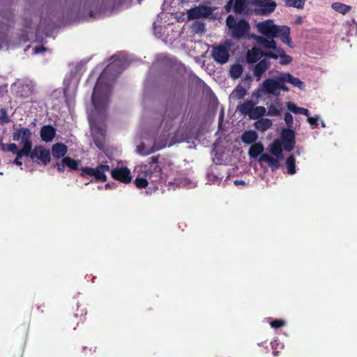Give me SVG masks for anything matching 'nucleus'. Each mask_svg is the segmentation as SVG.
<instances>
[{"mask_svg":"<svg viewBox=\"0 0 357 357\" xmlns=\"http://www.w3.org/2000/svg\"><path fill=\"white\" fill-rule=\"evenodd\" d=\"M113 66V63L107 66L95 86L92 95L94 110L91 111L89 115V121L93 141L96 146L99 149L102 148L106 135L104 121L106 117L105 110L108 104L109 94V88L108 86L102 85V79L105 75L112 70Z\"/></svg>","mask_w":357,"mask_h":357,"instance_id":"f257e3e1","label":"nucleus"},{"mask_svg":"<svg viewBox=\"0 0 357 357\" xmlns=\"http://www.w3.org/2000/svg\"><path fill=\"white\" fill-rule=\"evenodd\" d=\"M231 36L234 38H243L250 31V24L245 20H237L230 15L226 20Z\"/></svg>","mask_w":357,"mask_h":357,"instance_id":"f03ea898","label":"nucleus"},{"mask_svg":"<svg viewBox=\"0 0 357 357\" xmlns=\"http://www.w3.org/2000/svg\"><path fill=\"white\" fill-rule=\"evenodd\" d=\"M31 136L32 132L26 128L16 129L13 135V140L20 142L23 145L22 152L25 153L31 152L32 149Z\"/></svg>","mask_w":357,"mask_h":357,"instance_id":"7ed1b4c3","label":"nucleus"},{"mask_svg":"<svg viewBox=\"0 0 357 357\" xmlns=\"http://www.w3.org/2000/svg\"><path fill=\"white\" fill-rule=\"evenodd\" d=\"M256 40L259 44H261L265 48L271 49L275 51L280 55V63L282 65L288 64L292 61V58L285 54V52L281 47L276 45L275 40H268L262 36H255Z\"/></svg>","mask_w":357,"mask_h":357,"instance_id":"20e7f679","label":"nucleus"},{"mask_svg":"<svg viewBox=\"0 0 357 357\" xmlns=\"http://www.w3.org/2000/svg\"><path fill=\"white\" fill-rule=\"evenodd\" d=\"M109 169L107 165H100L97 168L85 167L82 169V175L93 176L97 181L104 182L107 180L105 172H109Z\"/></svg>","mask_w":357,"mask_h":357,"instance_id":"39448f33","label":"nucleus"},{"mask_svg":"<svg viewBox=\"0 0 357 357\" xmlns=\"http://www.w3.org/2000/svg\"><path fill=\"white\" fill-rule=\"evenodd\" d=\"M276 26L272 20H266L256 24L257 31L267 37L268 40H274V33Z\"/></svg>","mask_w":357,"mask_h":357,"instance_id":"423d86ee","label":"nucleus"},{"mask_svg":"<svg viewBox=\"0 0 357 357\" xmlns=\"http://www.w3.org/2000/svg\"><path fill=\"white\" fill-rule=\"evenodd\" d=\"M229 43H227V45H218L213 47L212 56L213 59L220 63H226L229 57Z\"/></svg>","mask_w":357,"mask_h":357,"instance_id":"0eeeda50","label":"nucleus"},{"mask_svg":"<svg viewBox=\"0 0 357 357\" xmlns=\"http://www.w3.org/2000/svg\"><path fill=\"white\" fill-rule=\"evenodd\" d=\"M173 142L167 143V141L165 140L162 143H158V142H155L153 146L150 147L146 146L144 143H142L137 148V153L142 155H147L151 154L153 152L165 148L167 146H171L173 145Z\"/></svg>","mask_w":357,"mask_h":357,"instance_id":"6e6552de","label":"nucleus"},{"mask_svg":"<svg viewBox=\"0 0 357 357\" xmlns=\"http://www.w3.org/2000/svg\"><path fill=\"white\" fill-rule=\"evenodd\" d=\"M32 160H39L43 165L50 161V151L42 146H36L29 155Z\"/></svg>","mask_w":357,"mask_h":357,"instance_id":"1a4fd4ad","label":"nucleus"},{"mask_svg":"<svg viewBox=\"0 0 357 357\" xmlns=\"http://www.w3.org/2000/svg\"><path fill=\"white\" fill-rule=\"evenodd\" d=\"M188 20L207 17L212 14V9L206 6H199L187 11Z\"/></svg>","mask_w":357,"mask_h":357,"instance_id":"9d476101","label":"nucleus"},{"mask_svg":"<svg viewBox=\"0 0 357 357\" xmlns=\"http://www.w3.org/2000/svg\"><path fill=\"white\" fill-rule=\"evenodd\" d=\"M275 37L279 38L282 43L289 47L291 48L294 47L291 38L290 37V28L288 26L277 25L274 33V38Z\"/></svg>","mask_w":357,"mask_h":357,"instance_id":"9b49d317","label":"nucleus"},{"mask_svg":"<svg viewBox=\"0 0 357 357\" xmlns=\"http://www.w3.org/2000/svg\"><path fill=\"white\" fill-rule=\"evenodd\" d=\"M280 82L279 77L278 80L273 79H267L264 81L262 84V91L265 93L278 96L280 93Z\"/></svg>","mask_w":357,"mask_h":357,"instance_id":"f8f14e48","label":"nucleus"},{"mask_svg":"<svg viewBox=\"0 0 357 357\" xmlns=\"http://www.w3.org/2000/svg\"><path fill=\"white\" fill-rule=\"evenodd\" d=\"M112 178L124 183H128L132 180L130 171L127 167H116L112 170Z\"/></svg>","mask_w":357,"mask_h":357,"instance_id":"ddd939ff","label":"nucleus"},{"mask_svg":"<svg viewBox=\"0 0 357 357\" xmlns=\"http://www.w3.org/2000/svg\"><path fill=\"white\" fill-rule=\"evenodd\" d=\"M282 145L284 150L291 151L295 145V135L291 130H284L282 132Z\"/></svg>","mask_w":357,"mask_h":357,"instance_id":"4468645a","label":"nucleus"},{"mask_svg":"<svg viewBox=\"0 0 357 357\" xmlns=\"http://www.w3.org/2000/svg\"><path fill=\"white\" fill-rule=\"evenodd\" d=\"M257 5L258 6L257 12L263 15H269L276 7L275 2L271 0H257Z\"/></svg>","mask_w":357,"mask_h":357,"instance_id":"2eb2a0df","label":"nucleus"},{"mask_svg":"<svg viewBox=\"0 0 357 357\" xmlns=\"http://www.w3.org/2000/svg\"><path fill=\"white\" fill-rule=\"evenodd\" d=\"M279 80L283 82H289L293 86L299 88L300 89H304L305 88V84L301 80H300L298 78L293 77L289 73H284L280 75L279 77Z\"/></svg>","mask_w":357,"mask_h":357,"instance_id":"dca6fc26","label":"nucleus"},{"mask_svg":"<svg viewBox=\"0 0 357 357\" xmlns=\"http://www.w3.org/2000/svg\"><path fill=\"white\" fill-rule=\"evenodd\" d=\"M56 135L55 129L51 126H45L40 130L41 139L45 142H52Z\"/></svg>","mask_w":357,"mask_h":357,"instance_id":"f3484780","label":"nucleus"},{"mask_svg":"<svg viewBox=\"0 0 357 357\" xmlns=\"http://www.w3.org/2000/svg\"><path fill=\"white\" fill-rule=\"evenodd\" d=\"M270 63L265 59L261 60L255 66L253 70V74L257 78V81H259L262 75L268 69Z\"/></svg>","mask_w":357,"mask_h":357,"instance_id":"a211bd4d","label":"nucleus"},{"mask_svg":"<svg viewBox=\"0 0 357 357\" xmlns=\"http://www.w3.org/2000/svg\"><path fill=\"white\" fill-rule=\"evenodd\" d=\"M282 158H273L268 154H262L259 158V161L261 162H266L270 166L273 170L276 169L280 166V161Z\"/></svg>","mask_w":357,"mask_h":357,"instance_id":"6ab92c4d","label":"nucleus"},{"mask_svg":"<svg viewBox=\"0 0 357 357\" xmlns=\"http://www.w3.org/2000/svg\"><path fill=\"white\" fill-rule=\"evenodd\" d=\"M257 139L258 135L254 130L245 131L241 136L242 142L247 144H255Z\"/></svg>","mask_w":357,"mask_h":357,"instance_id":"aec40b11","label":"nucleus"},{"mask_svg":"<svg viewBox=\"0 0 357 357\" xmlns=\"http://www.w3.org/2000/svg\"><path fill=\"white\" fill-rule=\"evenodd\" d=\"M261 56L262 52L259 50V49L253 47L248 51L246 59L248 63H255L259 60Z\"/></svg>","mask_w":357,"mask_h":357,"instance_id":"412c9836","label":"nucleus"},{"mask_svg":"<svg viewBox=\"0 0 357 357\" xmlns=\"http://www.w3.org/2000/svg\"><path fill=\"white\" fill-rule=\"evenodd\" d=\"M52 154L54 158H60L67 153V146L61 143H57L52 146Z\"/></svg>","mask_w":357,"mask_h":357,"instance_id":"4be33fe9","label":"nucleus"},{"mask_svg":"<svg viewBox=\"0 0 357 357\" xmlns=\"http://www.w3.org/2000/svg\"><path fill=\"white\" fill-rule=\"evenodd\" d=\"M136 169L143 172L146 176H151L153 173L160 174V169L158 165H154L152 168L147 165H142L137 167Z\"/></svg>","mask_w":357,"mask_h":357,"instance_id":"5701e85b","label":"nucleus"},{"mask_svg":"<svg viewBox=\"0 0 357 357\" xmlns=\"http://www.w3.org/2000/svg\"><path fill=\"white\" fill-rule=\"evenodd\" d=\"M270 152L277 158L282 159V145L279 139L275 140L270 146Z\"/></svg>","mask_w":357,"mask_h":357,"instance_id":"b1692460","label":"nucleus"},{"mask_svg":"<svg viewBox=\"0 0 357 357\" xmlns=\"http://www.w3.org/2000/svg\"><path fill=\"white\" fill-rule=\"evenodd\" d=\"M264 148L261 143H255L251 145L248 154L251 158H257L264 151Z\"/></svg>","mask_w":357,"mask_h":357,"instance_id":"393cba45","label":"nucleus"},{"mask_svg":"<svg viewBox=\"0 0 357 357\" xmlns=\"http://www.w3.org/2000/svg\"><path fill=\"white\" fill-rule=\"evenodd\" d=\"M272 126V121L269 119H261L255 123V127L258 130L264 132Z\"/></svg>","mask_w":357,"mask_h":357,"instance_id":"a878e982","label":"nucleus"},{"mask_svg":"<svg viewBox=\"0 0 357 357\" xmlns=\"http://www.w3.org/2000/svg\"><path fill=\"white\" fill-rule=\"evenodd\" d=\"M255 104H257V102H254L252 100H248L239 105L238 109L241 114L249 116Z\"/></svg>","mask_w":357,"mask_h":357,"instance_id":"bb28decb","label":"nucleus"},{"mask_svg":"<svg viewBox=\"0 0 357 357\" xmlns=\"http://www.w3.org/2000/svg\"><path fill=\"white\" fill-rule=\"evenodd\" d=\"M331 8L337 13L345 15L349 13L351 7L340 2H334L331 4Z\"/></svg>","mask_w":357,"mask_h":357,"instance_id":"cd10ccee","label":"nucleus"},{"mask_svg":"<svg viewBox=\"0 0 357 357\" xmlns=\"http://www.w3.org/2000/svg\"><path fill=\"white\" fill-rule=\"evenodd\" d=\"M287 107L290 112L294 114H302L305 115L306 116H309V111L307 109L298 107L296 104L293 102H288Z\"/></svg>","mask_w":357,"mask_h":357,"instance_id":"c85d7f7f","label":"nucleus"},{"mask_svg":"<svg viewBox=\"0 0 357 357\" xmlns=\"http://www.w3.org/2000/svg\"><path fill=\"white\" fill-rule=\"evenodd\" d=\"M247 1L248 0H236L234 10L236 13H247Z\"/></svg>","mask_w":357,"mask_h":357,"instance_id":"c756f323","label":"nucleus"},{"mask_svg":"<svg viewBox=\"0 0 357 357\" xmlns=\"http://www.w3.org/2000/svg\"><path fill=\"white\" fill-rule=\"evenodd\" d=\"M266 108L263 106L254 107L251 113L249 115L251 119H258L265 114Z\"/></svg>","mask_w":357,"mask_h":357,"instance_id":"7c9ffc66","label":"nucleus"},{"mask_svg":"<svg viewBox=\"0 0 357 357\" xmlns=\"http://www.w3.org/2000/svg\"><path fill=\"white\" fill-rule=\"evenodd\" d=\"M286 165L289 174H294L296 173V160L293 155L287 158L286 160Z\"/></svg>","mask_w":357,"mask_h":357,"instance_id":"2f4dec72","label":"nucleus"},{"mask_svg":"<svg viewBox=\"0 0 357 357\" xmlns=\"http://www.w3.org/2000/svg\"><path fill=\"white\" fill-rule=\"evenodd\" d=\"M280 114V105L279 104V102L277 101L276 102L271 104L268 108V116H278Z\"/></svg>","mask_w":357,"mask_h":357,"instance_id":"473e14b6","label":"nucleus"},{"mask_svg":"<svg viewBox=\"0 0 357 357\" xmlns=\"http://www.w3.org/2000/svg\"><path fill=\"white\" fill-rule=\"evenodd\" d=\"M229 73L231 77L234 79L238 78L243 73V67L239 64L234 65L231 66Z\"/></svg>","mask_w":357,"mask_h":357,"instance_id":"72a5a7b5","label":"nucleus"},{"mask_svg":"<svg viewBox=\"0 0 357 357\" xmlns=\"http://www.w3.org/2000/svg\"><path fill=\"white\" fill-rule=\"evenodd\" d=\"M306 0H284L285 5L287 6L303 8Z\"/></svg>","mask_w":357,"mask_h":357,"instance_id":"f704fd0d","label":"nucleus"},{"mask_svg":"<svg viewBox=\"0 0 357 357\" xmlns=\"http://www.w3.org/2000/svg\"><path fill=\"white\" fill-rule=\"evenodd\" d=\"M246 95V91L242 87L236 88L231 93V96L236 99H241Z\"/></svg>","mask_w":357,"mask_h":357,"instance_id":"c9c22d12","label":"nucleus"},{"mask_svg":"<svg viewBox=\"0 0 357 357\" xmlns=\"http://www.w3.org/2000/svg\"><path fill=\"white\" fill-rule=\"evenodd\" d=\"M63 162L66 163V166L71 169H76L78 166V162L69 157L63 158Z\"/></svg>","mask_w":357,"mask_h":357,"instance_id":"e433bc0d","label":"nucleus"},{"mask_svg":"<svg viewBox=\"0 0 357 357\" xmlns=\"http://www.w3.org/2000/svg\"><path fill=\"white\" fill-rule=\"evenodd\" d=\"M0 146H1V150L5 152L8 151V152H12L14 153L17 152V146L15 144H1Z\"/></svg>","mask_w":357,"mask_h":357,"instance_id":"4c0bfd02","label":"nucleus"},{"mask_svg":"<svg viewBox=\"0 0 357 357\" xmlns=\"http://www.w3.org/2000/svg\"><path fill=\"white\" fill-rule=\"evenodd\" d=\"M16 154V158L14 160V163L18 166H22V162L20 160L23 155L29 156L30 155V152H27L26 153L22 152V149L20 151L17 150V152L15 153Z\"/></svg>","mask_w":357,"mask_h":357,"instance_id":"58836bf2","label":"nucleus"},{"mask_svg":"<svg viewBox=\"0 0 357 357\" xmlns=\"http://www.w3.org/2000/svg\"><path fill=\"white\" fill-rule=\"evenodd\" d=\"M135 184L138 188H144L147 186L148 181L146 178L138 176L135 180Z\"/></svg>","mask_w":357,"mask_h":357,"instance_id":"ea45409f","label":"nucleus"},{"mask_svg":"<svg viewBox=\"0 0 357 357\" xmlns=\"http://www.w3.org/2000/svg\"><path fill=\"white\" fill-rule=\"evenodd\" d=\"M286 324L285 321L282 319H275L270 322V326L275 329L280 328Z\"/></svg>","mask_w":357,"mask_h":357,"instance_id":"a19ab883","label":"nucleus"},{"mask_svg":"<svg viewBox=\"0 0 357 357\" xmlns=\"http://www.w3.org/2000/svg\"><path fill=\"white\" fill-rule=\"evenodd\" d=\"M192 29L195 33L202 32L204 30V24L199 22H196L192 24Z\"/></svg>","mask_w":357,"mask_h":357,"instance_id":"79ce46f5","label":"nucleus"},{"mask_svg":"<svg viewBox=\"0 0 357 357\" xmlns=\"http://www.w3.org/2000/svg\"><path fill=\"white\" fill-rule=\"evenodd\" d=\"M271 345H272V349H273V354L274 356H278L279 354V351L277 350L278 349H282L283 348V345L281 344L277 340H275L274 342H271Z\"/></svg>","mask_w":357,"mask_h":357,"instance_id":"37998d69","label":"nucleus"},{"mask_svg":"<svg viewBox=\"0 0 357 357\" xmlns=\"http://www.w3.org/2000/svg\"><path fill=\"white\" fill-rule=\"evenodd\" d=\"M284 121L288 127H291L293 123V116L291 114L287 113L284 116Z\"/></svg>","mask_w":357,"mask_h":357,"instance_id":"c03bdc74","label":"nucleus"},{"mask_svg":"<svg viewBox=\"0 0 357 357\" xmlns=\"http://www.w3.org/2000/svg\"><path fill=\"white\" fill-rule=\"evenodd\" d=\"M264 56L268 58H272L274 59H277L280 57L279 54H278L275 51L274 52H268L264 54Z\"/></svg>","mask_w":357,"mask_h":357,"instance_id":"a18cd8bd","label":"nucleus"},{"mask_svg":"<svg viewBox=\"0 0 357 357\" xmlns=\"http://www.w3.org/2000/svg\"><path fill=\"white\" fill-rule=\"evenodd\" d=\"M307 117H308L307 121L309 122V123H310V125L314 126H317V121L319 120L318 116H316L312 117V116H308Z\"/></svg>","mask_w":357,"mask_h":357,"instance_id":"49530a36","label":"nucleus"},{"mask_svg":"<svg viewBox=\"0 0 357 357\" xmlns=\"http://www.w3.org/2000/svg\"><path fill=\"white\" fill-rule=\"evenodd\" d=\"M0 114H1L0 119H1L3 122H7V114H6V110H4V109H1V110L0 111Z\"/></svg>","mask_w":357,"mask_h":357,"instance_id":"de8ad7c7","label":"nucleus"},{"mask_svg":"<svg viewBox=\"0 0 357 357\" xmlns=\"http://www.w3.org/2000/svg\"><path fill=\"white\" fill-rule=\"evenodd\" d=\"M56 167L59 171H63L66 167V163L63 162V159L61 162L56 164Z\"/></svg>","mask_w":357,"mask_h":357,"instance_id":"09e8293b","label":"nucleus"},{"mask_svg":"<svg viewBox=\"0 0 357 357\" xmlns=\"http://www.w3.org/2000/svg\"><path fill=\"white\" fill-rule=\"evenodd\" d=\"M149 165H156L155 164L157 163L158 162V158L155 157V156H153V157H151L149 159Z\"/></svg>","mask_w":357,"mask_h":357,"instance_id":"8fccbe9b","label":"nucleus"},{"mask_svg":"<svg viewBox=\"0 0 357 357\" xmlns=\"http://www.w3.org/2000/svg\"><path fill=\"white\" fill-rule=\"evenodd\" d=\"M45 49L44 47H35L33 50V52L35 54H39L43 52Z\"/></svg>","mask_w":357,"mask_h":357,"instance_id":"3c124183","label":"nucleus"},{"mask_svg":"<svg viewBox=\"0 0 357 357\" xmlns=\"http://www.w3.org/2000/svg\"><path fill=\"white\" fill-rule=\"evenodd\" d=\"M283 83L284 82H280V91L282 90L284 91H288L289 89L287 86H285Z\"/></svg>","mask_w":357,"mask_h":357,"instance_id":"603ef678","label":"nucleus"},{"mask_svg":"<svg viewBox=\"0 0 357 357\" xmlns=\"http://www.w3.org/2000/svg\"><path fill=\"white\" fill-rule=\"evenodd\" d=\"M245 181H243L242 180H240V181L236 180V181H234V184L236 185H245Z\"/></svg>","mask_w":357,"mask_h":357,"instance_id":"864d4df0","label":"nucleus"},{"mask_svg":"<svg viewBox=\"0 0 357 357\" xmlns=\"http://www.w3.org/2000/svg\"><path fill=\"white\" fill-rule=\"evenodd\" d=\"M222 118H223V113L221 112V114L220 115V118H219V124H220L221 121H222Z\"/></svg>","mask_w":357,"mask_h":357,"instance_id":"5fc2aeb1","label":"nucleus"},{"mask_svg":"<svg viewBox=\"0 0 357 357\" xmlns=\"http://www.w3.org/2000/svg\"><path fill=\"white\" fill-rule=\"evenodd\" d=\"M302 22V19L301 18H299L298 20H297V22L298 23H301Z\"/></svg>","mask_w":357,"mask_h":357,"instance_id":"6e6d98bb","label":"nucleus"},{"mask_svg":"<svg viewBox=\"0 0 357 357\" xmlns=\"http://www.w3.org/2000/svg\"><path fill=\"white\" fill-rule=\"evenodd\" d=\"M321 126H322V127H325L326 126L324 121L321 122Z\"/></svg>","mask_w":357,"mask_h":357,"instance_id":"4d7b16f0","label":"nucleus"}]
</instances>
